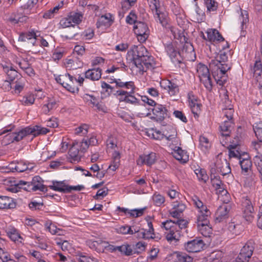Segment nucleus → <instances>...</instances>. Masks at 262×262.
Segmentation results:
<instances>
[{
    "label": "nucleus",
    "mask_w": 262,
    "mask_h": 262,
    "mask_svg": "<svg viewBox=\"0 0 262 262\" xmlns=\"http://www.w3.org/2000/svg\"><path fill=\"white\" fill-rule=\"evenodd\" d=\"M127 54L129 57H131L140 74L142 75L148 70H151L155 68V63L153 57L142 45L132 46Z\"/></svg>",
    "instance_id": "1"
},
{
    "label": "nucleus",
    "mask_w": 262,
    "mask_h": 262,
    "mask_svg": "<svg viewBox=\"0 0 262 262\" xmlns=\"http://www.w3.org/2000/svg\"><path fill=\"white\" fill-rule=\"evenodd\" d=\"M209 66L216 83L223 86L227 81V72L231 69L225 52L220 51L215 58L211 60Z\"/></svg>",
    "instance_id": "2"
},
{
    "label": "nucleus",
    "mask_w": 262,
    "mask_h": 262,
    "mask_svg": "<svg viewBox=\"0 0 262 262\" xmlns=\"http://www.w3.org/2000/svg\"><path fill=\"white\" fill-rule=\"evenodd\" d=\"M161 227L165 230V237L168 242L178 241L182 236V232L178 230V227L174 225V221L166 220L162 223Z\"/></svg>",
    "instance_id": "3"
},
{
    "label": "nucleus",
    "mask_w": 262,
    "mask_h": 262,
    "mask_svg": "<svg viewBox=\"0 0 262 262\" xmlns=\"http://www.w3.org/2000/svg\"><path fill=\"white\" fill-rule=\"evenodd\" d=\"M55 79L57 83L62 85L69 92L73 94L78 93L79 89L75 85L77 79L69 73L60 75Z\"/></svg>",
    "instance_id": "4"
},
{
    "label": "nucleus",
    "mask_w": 262,
    "mask_h": 262,
    "mask_svg": "<svg viewBox=\"0 0 262 262\" xmlns=\"http://www.w3.org/2000/svg\"><path fill=\"white\" fill-rule=\"evenodd\" d=\"M255 245L253 239L249 240L241 249L237 259L241 262H248L252 255Z\"/></svg>",
    "instance_id": "5"
},
{
    "label": "nucleus",
    "mask_w": 262,
    "mask_h": 262,
    "mask_svg": "<svg viewBox=\"0 0 262 262\" xmlns=\"http://www.w3.org/2000/svg\"><path fill=\"white\" fill-rule=\"evenodd\" d=\"M134 31L140 42H145L149 36V30L145 23L137 22L134 26Z\"/></svg>",
    "instance_id": "6"
},
{
    "label": "nucleus",
    "mask_w": 262,
    "mask_h": 262,
    "mask_svg": "<svg viewBox=\"0 0 262 262\" xmlns=\"http://www.w3.org/2000/svg\"><path fill=\"white\" fill-rule=\"evenodd\" d=\"M165 50L175 64L182 62L181 53L178 50L175 43H169L165 46Z\"/></svg>",
    "instance_id": "7"
},
{
    "label": "nucleus",
    "mask_w": 262,
    "mask_h": 262,
    "mask_svg": "<svg viewBox=\"0 0 262 262\" xmlns=\"http://www.w3.org/2000/svg\"><path fill=\"white\" fill-rule=\"evenodd\" d=\"M243 217L248 222H251L254 219V209L251 201L247 197L243 199Z\"/></svg>",
    "instance_id": "8"
},
{
    "label": "nucleus",
    "mask_w": 262,
    "mask_h": 262,
    "mask_svg": "<svg viewBox=\"0 0 262 262\" xmlns=\"http://www.w3.org/2000/svg\"><path fill=\"white\" fill-rule=\"evenodd\" d=\"M205 245L203 240L196 238L185 243L184 248L188 252L196 253L202 250Z\"/></svg>",
    "instance_id": "9"
},
{
    "label": "nucleus",
    "mask_w": 262,
    "mask_h": 262,
    "mask_svg": "<svg viewBox=\"0 0 262 262\" xmlns=\"http://www.w3.org/2000/svg\"><path fill=\"white\" fill-rule=\"evenodd\" d=\"M160 86L167 91L168 94L172 96H176L179 92V88L178 84L168 79H163L161 81Z\"/></svg>",
    "instance_id": "10"
},
{
    "label": "nucleus",
    "mask_w": 262,
    "mask_h": 262,
    "mask_svg": "<svg viewBox=\"0 0 262 262\" xmlns=\"http://www.w3.org/2000/svg\"><path fill=\"white\" fill-rule=\"evenodd\" d=\"M230 209L229 205L227 204V203L220 206L215 213V223H221L228 219Z\"/></svg>",
    "instance_id": "11"
},
{
    "label": "nucleus",
    "mask_w": 262,
    "mask_h": 262,
    "mask_svg": "<svg viewBox=\"0 0 262 262\" xmlns=\"http://www.w3.org/2000/svg\"><path fill=\"white\" fill-rule=\"evenodd\" d=\"M32 130H30V126L25 127L18 132H13L6 135V139L11 138L10 141L14 142V141L18 142L21 140L25 137L28 135H31Z\"/></svg>",
    "instance_id": "12"
},
{
    "label": "nucleus",
    "mask_w": 262,
    "mask_h": 262,
    "mask_svg": "<svg viewBox=\"0 0 262 262\" xmlns=\"http://www.w3.org/2000/svg\"><path fill=\"white\" fill-rule=\"evenodd\" d=\"M215 166L217 172L221 173L223 176H225L231 172L230 164L225 159L222 160L217 158L215 163Z\"/></svg>",
    "instance_id": "13"
},
{
    "label": "nucleus",
    "mask_w": 262,
    "mask_h": 262,
    "mask_svg": "<svg viewBox=\"0 0 262 262\" xmlns=\"http://www.w3.org/2000/svg\"><path fill=\"white\" fill-rule=\"evenodd\" d=\"M156 154L154 152H150L148 155H140L137 160L136 163L139 166H142L144 164L151 166L156 162Z\"/></svg>",
    "instance_id": "14"
},
{
    "label": "nucleus",
    "mask_w": 262,
    "mask_h": 262,
    "mask_svg": "<svg viewBox=\"0 0 262 262\" xmlns=\"http://www.w3.org/2000/svg\"><path fill=\"white\" fill-rule=\"evenodd\" d=\"M114 18L110 13H107L101 16L96 23L97 28L107 29L113 24Z\"/></svg>",
    "instance_id": "15"
},
{
    "label": "nucleus",
    "mask_w": 262,
    "mask_h": 262,
    "mask_svg": "<svg viewBox=\"0 0 262 262\" xmlns=\"http://www.w3.org/2000/svg\"><path fill=\"white\" fill-rule=\"evenodd\" d=\"M180 53H181L182 59L184 58L187 60L193 61L195 59L194 48L190 43L186 42Z\"/></svg>",
    "instance_id": "16"
},
{
    "label": "nucleus",
    "mask_w": 262,
    "mask_h": 262,
    "mask_svg": "<svg viewBox=\"0 0 262 262\" xmlns=\"http://www.w3.org/2000/svg\"><path fill=\"white\" fill-rule=\"evenodd\" d=\"M152 112L155 116L154 118L156 119L157 121H162L168 116L167 110L161 104H157L152 109Z\"/></svg>",
    "instance_id": "17"
},
{
    "label": "nucleus",
    "mask_w": 262,
    "mask_h": 262,
    "mask_svg": "<svg viewBox=\"0 0 262 262\" xmlns=\"http://www.w3.org/2000/svg\"><path fill=\"white\" fill-rule=\"evenodd\" d=\"M31 182L32 191L39 190L45 192L48 191L47 187L43 184V181L40 177L38 176L34 177Z\"/></svg>",
    "instance_id": "18"
},
{
    "label": "nucleus",
    "mask_w": 262,
    "mask_h": 262,
    "mask_svg": "<svg viewBox=\"0 0 262 262\" xmlns=\"http://www.w3.org/2000/svg\"><path fill=\"white\" fill-rule=\"evenodd\" d=\"M172 154L173 157L182 163H185L189 160V156L187 151L180 147H175Z\"/></svg>",
    "instance_id": "19"
},
{
    "label": "nucleus",
    "mask_w": 262,
    "mask_h": 262,
    "mask_svg": "<svg viewBox=\"0 0 262 262\" xmlns=\"http://www.w3.org/2000/svg\"><path fill=\"white\" fill-rule=\"evenodd\" d=\"M207 39L212 43H217L224 40V38L215 29H209L207 32Z\"/></svg>",
    "instance_id": "20"
},
{
    "label": "nucleus",
    "mask_w": 262,
    "mask_h": 262,
    "mask_svg": "<svg viewBox=\"0 0 262 262\" xmlns=\"http://www.w3.org/2000/svg\"><path fill=\"white\" fill-rule=\"evenodd\" d=\"M52 184L49 186L50 189L63 193L70 192L72 188V186L66 185L63 182L53 181Z\"/></svg>",
    "instance_id": "21"
},
{
    "label": "nucleus",
    "mask_w": 262,
    "mask_h": 262,
    "mask_svg": "<svg viewBox=\"0 0 262 262\" xmlns=\"http://www.w3.org/2000/svg\"><path fill=\"white\" fill-rule=\"evenodd\" d=\"M234 124L233 120H225L220 126L221 134L222 138L229 137L231 128Z\"/></svg>",
    "instance_id": "22"
},
{
    "label": "nucleus",
    "mask_w": 262,
    "mask_h": 262,
    "mask_svg": "<svg viewBox=\"0 0 262 262\" xmlns=\"http://www.w3.org/2000/svg\"><path fill=\"white\" fill-rule=\"evenodd\" d=\"M15 206L16 203L12 198L7 196H0L1 209H12Z\"/></svg>",
    "instance_id": "23"
},
{
    "label": "nucleus",
    "mask_w": 262,
    "mask_h": 262,
    "mask_svg": "<svg viewBox=\"0 0 262 262\" xmlns=\"http://www.w3.org/2000/svg\"><path fill=\"white\" fill-rule=\"evenodd\" d=\"M210 214V211L208 209L205 211H199L196 222L197 226H200L206 224H209V219Z\"/></svg>",
    "instance_id": "24"
},
{
    "label": "nucleus",
    "mask_w": 262,
    "mask_h": 262,
    "mask_svg": "<svg viewBox=\"0 0 262 262\" xmlns=\"http://www.w3.org/2000/svg\"><path fill=\"white\" fill-rule=\"evenodd\" d=\"M241 15L239 16V19L241 21V36H245L246 35L245 29L247 28L246 24L249 22V15L248 13L246 10H243L241 8L240 9Z\"/></svg>",
    "instance_id": "25"
},
{
    "label": "nucleus",
    "mask_w": 262,
    "mask_h": 262,
    "mask_svg": "<svg viewBox=\"0 0 262 262\" xmlns=\"http://www.w3.org/2000/svg\"><path fill=\"white\" fill-rule=\"evenodd\" d=\"M101 69L99 68L89 69L85 73V78L93 81L98 80L101 78Z\"/></svg>",
    "instance_id": "26"
},
{
    "label": "nucleus",
    "mask_w": 262,
    "mask_h": 262,
    "mask_svg": "<svg viewBox=\"0 0 262 262\" xmlns=\"http://www.w3.org/2000/svg\"><path fill=\"white\" fill-rule=\"evenodd\" d=\"M244 226L240 223L231 222L229 223L228 230L233 235L240 234L244 230Z\"/></svg>",
    "instance_id": "27"
},
{
    "label": "nucleus",
    "mask_w": 262,
    "mask_h": 262,
    "mask_svg": "<svg viewBox=\"0 0 262 262\" xmlns=\"http://www.w3.org/2000/svg\"><path fill=\"white\" fill-rule=\"evenodd\" d=\"M110 83L115 82L116 88H125L126 89H131L132 91L135 90V86L133 81H122L120 79H113Z\"/></svg>",
    "instance_id": "28"
},
{
    "label": "nucleus",
    "mask_w": 262,
    "mask_h": 262,
    "mask_svg": "<svg viewBox=\"0 0 262 262\" xmlns=\"http://www.w3.org/2000/svg\"><path fill=\"white\" fill-rule=\"evenodd\" d=\"M117 210L120 212H123L125 214H129L130 216L137 217L143 214L144 210L143 209L129 210L127 208L118 206L117 208Z\"/></svg>",
    "instance_id": "29"
},
{
    "label": "nucleus",
    "mask_w": 262,
    "mask_h": 262,
    "mask_svg": "<svg viewBox=\"0 0 262 262\" xmlns=\"http://www.w3.org/2000/svg\"><path fill=\"white\" fill-rule=\"evenodd\" d=\"M5 232L9 237L14 242L18 241L19 239H21L18 230L13 226H10L7 227Z\"/></svg>",
    "instance_id": "30"
},
{
    "label": "nucleus",
    "mask_w": 262,
    "mask_h": 262,
    "mask_svg": "<svg viewBox=\"0 0 262 262\" xmlns=\"http://www.w3.org/2000/svg\"><path fill=\"white\" fill-rule=\"evenodd\" d=\"M154 17L156 20L162 25L163 27H166L168 24L167 15L160 11V8L154 10Z\"/></svg>",
    "instance_id": "31"
},
{
    "label": "nucleus",
    "mask_w": 262,
    "mask_h": 262,
    "mask_svg": "<svg viewBox=\"0 0 262 262\" xmlns=\"http://www.w3.org/2000/svg\"><path fill=\"white\" fill-rule=\"evenodd\" d=\"M239 164L242 169V172L244 174H249L251 171L252 163L251 159H244L239 161Z\"/></svg>",
    "instance_id": "32"
},
{
    "label": "nucleus",
    "mask_w": 262,
    "mask_h": 262,
    "mask_svg": "<svg viewBox=\"0 0 262 262\" xmlns=\"http://www.w3.org/2000/svg\"><path fill=\"white\" fill-rule=\"evenodd\" d=\"M56 106V101L53 98L48 97L46 103L42 107V111L45 114H47Z\"/></svg>",
    "instance_id": "33"
},
{
    "label": "nucleus",
    "mask_w": 262,
    "mask_h": 262,
    "mask_svg": "<svg viewBox=\"0 0 262 262\" xmlns=\"http://www.w3.org/2000/svg\"><path fill=\"white\" fill-rule=\"evenodd\" d=\"M69 155L71 160L74 162H78L80 160L79 149L78 145H73L69 150Z\"/></svg>",
    "instance_id": "34"
},
{
    "label": "nucleus",
    "mask_w": 262,
    "mask_h": 262,
    "mask_svg": "<svg viewBox=\"0 0 262 262\" xmlns=\"http://www.w3.org/2000/svg\"><path fill=\"white\" fill-rule=\"evenodd\" d=\"M229 149V156L231 158H237L238 160L241 157L242 153L239 151V147L237 144H231L228 147Z\"/></svg>",
    "instance_id": "35"
},
{
    "label": "nucleus",
    "mask_w": 262,
    "mask_h": 262,
    "mask_svg": "<svg viewBox=\"0 0 262 262\" xmlns=\"http://www.w3.org/2000/svg\"><path fill=\"white\" fill-rule=\"evenodd\" d=\"M97 140L94 136L91 137L89 140H83L81 143L80 151L82 152H84L88 148L89 145H95L97 144Z\"/></svg>",
    "instance_id": "36"
},
{
    "label": "nucleus",
    "mask_w": 262,
    "mask_h": 262,
    "mask_svg": "<svg viewBox=\"0 0 262 262\" xmlns=\"http://www.w3.org/2000/svg\"><path fill=\"white\" fill-rule=\"evenodd\" d=\"M35 37H38V35L34 30H32L30 31L21 33L19 36L18 40L27 41L28 40H31L33 38H35Z\"/></svg>",
    "instance_id": "37"
},
{
    "label": "nucleus",
    "mask_w": 262,
    "mask_h": 262,
    "mask_svg": "<svg viewBox=\"0 0 262 262\" xmlns=\"http://www.w3.org/2000/svg\"><path fill=\"white\" fill-rule=\"evenodd\" d=\"M103 241L99 240L97 241L88 239L86 241V245L91 249L96 250L98 252H101Z\"/></svg>",
    "instance_id": "38"
},
{
    "label": "nucleus",
    "mask_w": 262,
    "mask_h": 262,
    "mask_svg": "<svg viewBox=\"0 0 262 262\" xmlns=\"http://www.w3.org/2000/svg\"><path fill=\"white\" fill-rule=\"evenodd\" d=\"M199 231L205 237H209L212 234V229L209 224L197 226Z\"/></svg>",
    "instance_id": "39"
},
{
    "label": "nucleus",
    "mask_w": 262,
    "mask_h": 262,
    "mask_svg": "<svg viewBox=\"0 0 262 262\" xmlns=\"http://www.w3.org/2000/svg\"><path fill=\"white\" fill-rule=\"evenodd\" d=\"M197 73L200 79L207 77L210 75L209 70L207 66L205 65L200 63L197 67Z\"/></svg>",
    "instance_id": "40"
},
{
    "label": "nucleus",
    "mask_w": 262,
    "mask_h": 262,
    "mask_svg": "<svg viewBox=\"0 0 262 262\" xmlns=\"http://www.w3.org/2000/svg\"><path fill=\"white\" fill-rule=\"evenodd\" d=\"M204 4L208 12H214L218 8V3L215 0H204Z\"/></svg>",
    "instance_id": "41"
},
{
    "label": "nucleus",
    "mask_w": 262,
    "mask_h": 262,
    "mask_svg": "<svg viewBox=\"0 0 262 262\" xmlns=\"http://www.w3.org/2000/svg\"><path fill=\"white\" fill-rule=\"evenodd\" d=\"M30 130H32L31 135L36 137L39 135H45L47 133L49 132V130L46 127H42L39 126H34L33 127L30 126Z\"/></svg>",
    "instance_id": "42"
},
{
    "label": "nucleus",
    "mask_w": 262,
    "mask_h": 262,
    "mask_svg": "<svg viewBox=\"0 0 262 262\" xmlns=\"http://www.w3.org/2000/svg\"><path fill=\"white\" fill-rule=\"evenodd\" d=\"M115 251H118L125 255H130L133 254V250L129 245H122L120 246H115Z\"/></svg>",
    "instance_id": "43"
},
{
    "label": "nucleus",
    "mask_w": 262,
    "mask_h": 262,
    "mask_svg": "<svg viewBox=\"0 0 262 262\" xmlns=\"http://www.w3.org/2000/svg\"><path fill=\"white\" fill-rule=\"evenodd\" d=\"M19 101L23 105H31L34 103L35 97L34 95L32 94H27L25 96H23Z\"/></svg>",
    "instance_id": "44"
},
{
    "label": "nucleus",
    "mask_w": 262,
    "mask_h": 262,
    "mask_svg": "<svg viewBox=\"0 0 262 262\" xmlns=\"http://www.w3.org/2000/svg\"><path fill=\"white\" fill-rule=\"evenodd\" d=\"M27 19L26 16L20 17L16 13H12L7 19V21L12 24H17L19 22H23Z\"/></svg>",
    "instance_id": "45"
},
{
    "label": "nucleus",
    "mask_w": 262,
    "mask_h": 262,
    "mask_svg": "<svg viewBox=\"0 0 262 262\" xmlns=\"http://www.w3.org/2000/svg\"><path fill=\"white\" fill-rule=\"evenodd\" d=\"M128 92L123 90H119L113 93V95L119 100L120 102H126V100L127 98Z\"/></svg>",
    "instance_id": "46"
},
{
    "label": "nucleus",
    "mask_w": 262,
    "mask_h": 262,
    "mask_svg": "<svg viewBox=\"0 0 262 262\" xmlns=\"http://www.w3.org/2000/svg\"><path fill=\"white\" fill-rule=\"evenodd\" d=\"M192 201L193 205L199 210V211H205L208 209L196 195H194L192 198Z\"/></svg>",
    "instance_id": "47"
},
{
    "label": "nucleus",
    "mask_w": 262,
    "mask_h": 262,
    "mask_svg": "<svg viewBox=\"0 0 262 262\" xmlns=\"http://www.w3.org/2000/svg\"><path fill=\"white\" fill-rule=\"evenodd\" d=\"M253 128L257 139L262 141V122L255 123Z\"/></svg>",
    "instance_id": "48"
},
{
    "label": "nucleus",
    "mask_w": 262,
    "mask_h": 262,
    "mask_svg": "<svg viewBox=\"0 0 262 262\" xmlns=\"http://www.w3.org/2000/svg\"><path fill=\"white\" fill-rule=\"evenodd\" d=\"M113 164L110 165L108 169H110L114 171L119 167V163L120 161V154L117 151H115L113 155Z\"/></svg>",
    "instance_id": "49"
},
{
    "label": "nucleus",
    "mask_w": 262,
    "mask_h": 262,
    "mask_svg": "<svg viewBox=\"0 0 262 262\" xmlns=\"http://www.w3.org/2000/svg\"><path fill=\"white\" fill-rule=\"evenodd\" d=\"M251 71L255 75L260 76L262 74V63L260 60H256Z\"/></svg>",
    "instance_id": "50"
},
{
    "label": "nucleus",
    "mask_w": 262,
    "mask_h": 262,
    "mask_svg": "<svg viewBox=\"0 0 262 262\" xmlns=\"http://www.w3.org/2000/svg\"><path fill=\"white\" fill-rule=\"evenodd\" d=\"M33 169V167H29V165L22 161L16 162V172H22L26 170H31Z\"/></svg>",
    "instance_id": "51"
},
{
    "label": "nucleus",
    "mask_w": 262,
    "mask_h": 262,
    "mask_svg": "<svg viewBox=\"0 0 262 262\" xmlns=\"http://www.w3.org/2000/svg\"><path fill=\"white\" fill-rule=\"evenodd\" d=\"M223 256V254L221 251H214L210 254L209 260L210 262H221Z\"/></svg>",
    "instance_id": "52"
},
{
    "label": "nucleus",
    "mask_w": 262,
    "mask_h": 262,
    "mask_svg": "<svg viewBox=\"0 0 262 262\" xmlns=\"http://www.w3.org/2000/svg\"><path fill=\"white\" fill-rule=\"evenodd\" d=\"M152 200L154 204L157 206H161L165 202V198L159 193H155L152 196Z\"/></svg>",
    "instance_id": "53"
},
{
    "label": "nucleus",
    "mask_w": 262,
    "mask_h": 262,
    "mask_svg": "<svg viewBox=\"0 0 262 262\" xmlns=\"http://www.w3.org/2000/svg\"><path fill=\"white\" fill-rule=\"evenodd\" d=\"M69 16V19L71 20L72 23L79 24L83 18L82 14L80 13H71Z\"/></svg>",
    "instance_id": "54"
},
{
    "label": "nucleus",
    "mask_w": 262,
    "mask_h": 262,
    "mask_svg": "<svg viewBox=\"0 0 262 262\" xmlns=\"http://www.w3.org/2000/svg\"><path fill=\"white\" fill-rule=\"evenodd\" d=\"M169 130L170 131L171 134H169L167 132L165 135H162V136H164L165 138L167 140L173 142L176 139L177 132L176 129L172 127H169Z\"/></svg>",
    "instance_id": "55"
},
{
    "label": "nucleus",
    "mask_w": 262,
    "mask_h": 262,
    "mask_svg": "<svg viewBox=\"0 0 262 262\" xmlns=\"http://www.w3.org/2000/svg\"><path fill=\"white\" fill-rule=\"evenodd\" d=\"M223 112L227 120H233V116L234 111L232 105H230L228 108H223Z\"/></svg>",
    "instance_id": "56"
},
{
    "label": "nucleus",
    "mask_w": 262,
    "mask_h": 262,
    "mask_svg": "<svg viewBox=\"0 0 262 262\" xmlns=\"http://www.w3.org/2000/svg\"><path fill=\"white\" fill-rule=\"evenodd\" d=\"M200 80L208 91H211L212 90V82L211 80L210 75L207 77H204Z\"/></svg>",
    "instance_id": "57"
},
{
    "label": "nucleus",
    "mask_w": 262,
    "mask_h": 262,
    "mask_svg": "<svg viewBox=\"0 0 262 262\" xmlns=\"http://www.w3.org/2000/svg\"><path fill=\"white\" fill-rule=\"evenodd\" d=\"M253 162L259 173L262 175V156H255L253 158Z\"/></svg>",
    "instance_id": "58"
},
{
    "label": "nucleus",
    "mask_w": 262,
    "mask_h": 262,
    "mask_svg": "<svg viewBox=\"0 0 262 262\" xmlns=\"http://www.w3.org/2000/svg\"><path fill=\"white\" fill-rule=\"evenodd\" d=\"M252 144L253 149L256 153L255 156H262V141L259 140L258 142H252Z\"/></svg>",
    "instance_id": "59"
},
{
    "label": "nucleus",
    "mask_w": 262,
    "mask_h": 262,
    "mask_svg": "<svg viewBox=\"0 0 262 262\" xmlns=\"http://www.w3.org/2000/svg\"><path fill=\"white\" fill-rule=\"evenodd\" d=\"M195 173L199 180L201 182L206 183L208 180V176L204 169H201L198 171V172H195Z\"/></svg>",
    "instance_id": "60"
},
{
    "label": "nucleus",
    "mask_w": 262,
    "mask_h": 262,
    "mask_svg": "<svg viewBox=\"0 0 262 262\" xmlns=\"http://www.w3.org/2000/svg\"><path fill=\"white\" fill-rule=\"evenodd\" d=\"M172 208L181 215L182 212L186 209V206L183 203L177 201L173 203Z\"/></svg>",
    "instance_id": "61"
},
{
    "label": "nucleus",
    "mask_w": 262,
    "mask_h": 262,
    "mask_svg": "<svg viewBox=\"0 0 262 262\" xmlns=\"http://www.w3.org/2000/svg\"><path fill=\"white\" fill-rule=\"evenodd\" d=\"M200 145L204 150H207L210 147L209 140L205 137L201 136L200 137Z\"/></svg>",
    "instance_id": "62"
},
{
    "label": "nucleus",
    "mask_w": 262,
    "mask_h": 262,
    "mask_svg": "<svg viewBox=\"0 0 262 262\" xmlns=\"http://www.w3.org/2000/svg\"><path fill=\"white\" fill-rule=\"evenodd\" d=\"M101 247V252H104L105 251L111 253L115 252V246L110 244L107 242L103 241Z\"/></svg>",
    "instance_id": "63"
},
{
    "label": "nucleus",
    "mask_w": 262,
    "mask_h": 262,
    "mask_svg": "<svg viewBox=\"0 0 262 262\" xmlns=\"http://www.w3.org/2000/svg\"><path fill=\"white\" fill-rule=\"evenodd\" d=\"M19 189H23L27 191H32L31 182L23 180L19 181Z\"/></svg>",
    "instance_id": "64"
}]
</instances>
